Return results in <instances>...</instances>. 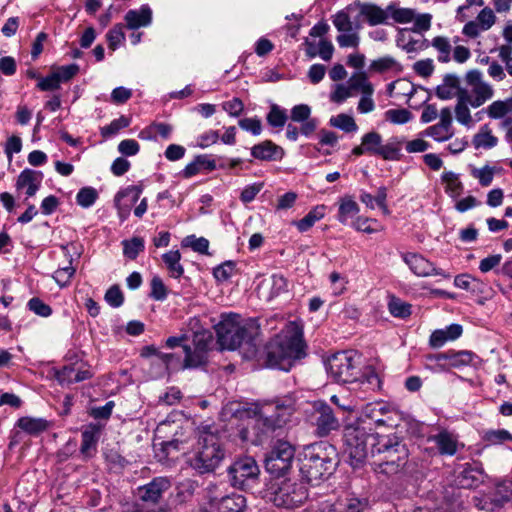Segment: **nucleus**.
I'll use <instances>...</instances> for the list:
<instances>
[{"label": "nucleus", "mask_w": 512, "mask_h": 512, "mask_svg": "<svg viewBox=\"0 0 512 512\" xmlns=\"http://www.w3.org/2000/svg\"><path fill=\"white\" fill-rule=\"evenodd\" d=\"M303 329L296 322L286 327L268 344L266 364L270 368L289 371L295 361L306 356Z\"/></svg>", "instance_id": "f257e3e1"}, {"label": "nucleus", "mask_w": 512, "mask_h": 512, "mask_svg": "<svg viewBox=\"0 0 512 512\" xmlns=\"http://www.w3.org/2000/svg\"><path fill=\"white\" fill-rule=\"evenodd\" d=\"M381 437L364 419L347 425L344 429L345 454L353 468H361L371 456L375 458Z\"/></svg>", "instance_id": "f03ea898"}, {"label": "nucleus", "mask_w": 512, "mask_h": 512, "mask_svg": "<svg viewBox=\"0 0 512 512\" xmlns=\"http://www.w3.org/2000/svg\"><path fill=\"white\" fill-rule=\"evenodd\" d=\"M338 464L335 447L321 441L307 446L300 463V472L309 483L328 478Z\"/></svg>", "instance_id": "7ed1b4c3"}, {"label": "nucleus", "mask_w": 512, "mask_h": 512, "mask_svg": "<svg viewBox=\"0 0 512 512\" xmlns=\"http://www.w3.org/2000/svg\"><path fill=\"white\" fill-rule=\"evenodd\" d=\"M258 330L253 320H244L240 315L232 313L222 315L221 321L215 325L220 346L228 350H235L242 345L254 348L253 340Z\"/></svg>", "instance_id": "20e7f679"}, {"label": "nucleus", "mask_w": 512, "mask_h": 512, "mask_svg": "<svg viewBox=\"0 0 512 512\" xmlns=\"http://www.w3.org/2000/svg\"><path fill=\"white\" fill-rule=\"evenodd\" d=\"M375 459L371 466L376 473L393 476L404 471L409 450L397 436H384L378 443Z\"/></svg>", "instance_id": "39448f33"}, {"label": "nucleus", "mask_w": 512, "mask_h": 512, "mask_svg": "<svg viewBox=\"0 0 512 512\" xmlns=\"http://www.w3.org/2000/svg\"><path fill=\"white\" fill-rule=\"evenodd\" d=\"M224 457L225 450L219 435L209 429L201 431L190 460L191 467L200 474L210 473L220 465Z\"/></svg>", "instance_id": "423d86ee"}, {"label": "nucleus", "mask_w": 512, "mask_h": 512, "mask_svg": "<svg viewBox=\"0 0 512 512\" xmlns=\"http://www.w3.org/2000/svg\"><path fill=\"white\" fill-rule=\"evenodd\" d=\"M266 498L277 507L291 509L300 506L308 498V492L301 483L277 479L269 485Z\"/></svg>", "instance_id": "0eeeda50"}, {"label": "nucleus", "mask_w": 512, "mask_h": 512, "mask_svg": "<svg viewBox=\"0 0 512 512\" xmlns=\"http://www.w3.org/2000/svg\"><path fill=\"white\" fill-rule=\"evenodd\" d=\"M330 377L338 383H352L358 379L360 369L358 357L353 351H340L327 361Z\"/></svg>", "instance_id": "6e6552de"}, {"label": "nucleus", "mask_w": 512, "mask_h": 512, "mask_svg": "<svg viewBox=\"0 0 512 512\" xmlns=\"http://www.w3.org/2000/svg\"><path fill=\"white\" fill-rule=\"evenodd\" d=\"M295 455V448L288 441L277 440L267 453L265 468L276 478L290 470Z\"/></svg>", "instance_id": "1a4fd4ad"}, {"label": "nucleus", "mask_w": 512, "mask_h": 512, "mask_svg": "<svg viewBox=\"0 0 512 512\" xmlns=\"http://www.w3.org/2000/svg\"><path fill=\"white\" fill-rule=\"evenodd\" d=\"M361 419L371 423V426L394 428L399 425L401 414L395 406L379 401L366 404Z\"/></svg>", "instance_id": "9d476101"}, {"label": "nucleus", "mask_w": 512, "mask_h": 512, "mask_svg": "<svg viewBox=\"0 0 512 512\" xmlns=\"http://www.w3.org/2000/svg\"><path fill=\"white\" fill-rule=\"evenodd\" d=\"M259 473V467L252 457L237 459L228 469L232 486L240 489H245L255 483Z\"/></svg>", "instance_id": "9b49d317"}, {"label": "nucleus", "mask_w": 512, "mask_h": 512, "mask_svg": "<svg viewBox=\"0 0 512 512\" xmlns=\"http://www.w3.org/2000/svg\"><path fill=\"white\" fill-rule=\"evenodd\" d=\"M310 422L320 437H325L340 427V422L333 409L323 401L314 402Z\"/></svg>", "instance_id": "f8f14e48"}, {"label": "nucleus", "mask_w": 512, "mask_h": 512, "mask_svg": "<svg viewBox=\"0 0 512 512\" xmlns=\"http://www.w3.org/2000/svg\"><path fill=\"white\" fill-rule=\"evenodd\" d=\"M454 134L452 111L449 107H444L439 112V122L421 131L419 136L431 137L434 141L442 143L450 140Z\"/></svg>", "instance_id": "ddd939ff"}, {"label": "nucleus", "mask_w": 512, "mask_h": 512, "mask_svg": "<svg viewBox=\"0 0 512 512\" xmlns=\"http://www.w3.org/2000/svg\"><path fill=\"white\" fill-rule=\"evenodd\" d=\"M403 261L409 266L410 270L419 277H428L431 275L450 277L444 270L438 269L429 260L418 253L402 254Z\"/></svg>", "instance_id": "4468645a"}, {"label": "nucleus", "mask_w": 512, "mask_h": 512, "mask_svg": "<svg viewBox=\"0 0 512 512\" xmlns=\"http://www.w3.org/2000/svg\"><path fill=\"white\" fill-rule=\"evenodd\" d=\"M365 503L358 498H345L332 501L326 499L312 506L314 512H363Z\"/></svg>", "instance_id": "2eb2a0df"}, {"label": "nucleus", "mask_w": 512, "mask_h": 512, "mask_svg": "<svg viewBox=\"0 0 512 512\" xmlns=\"http://www.w3.org/2000/svg\"><path fill=\"white\" fill-rule=\"evenodd\" d=\"M171 488V481L167 477H156L148 484L138 488L139 498L144 502L157 503L164 492Z\"/></svg>", "instance_id": "dca6fc26"}, {"label": "nucleus", "mask_w": 512, "mask_h": 512, "mask_svg": "<svg viewBox=\"0 0 512 512\" xmlns=\"http://www.w3.org/2000/svg\"><path fill=\"white\" fill-rule=\"evenodd\" d=\"M141 193V188L130 186L116 194L115 203L118 209V215L122 221L127 219L130 214L131 204L138 201Z\"/></svg>", "instance_id": "f3484780"}, {"label": "nucleus", "mask_w": 512, "mask_h": 512, "mask_svg": "<svg viewBox=\"0 0 512 512\" xmlns=\"http://www.w3.org/2000/svg\"><path fill=\"white\" fill-rule=\"evenodd\" d=\"M153 19L152 9L148 4H143L139 9H131L124 16L126 26L130 30L151 25Z\"/></svg>", "instance_id": "a211bd4d"}, {"label": "nucleus", "mask_w": 512, "mask_h": 512, "mask_svg": "<svg viewBox=\"0 0 512 512\" xmlns=\"http://www.w3.org/2000/svg\"><path fill=\"white\" fill-rule=\"evenodd\" d=\"M354 6L359 8V15L362 16L370 26L385 24L389 14L387 8L384 10L381 7L371 3H355Z\"/></svg>", "instance_id": "6ab92c4d"}, {"label": "nucleus", "mask_w": 512, "mask_h": 512, "mask_svg": "<svg viewBox=\"0 0 512 512\" xmlns=\"http://www.w3.org/2000/svg\"><path fill=\"white\" fill-rule=\"evenodd\" d=\"M183 351L185 354L184 366L198 367L206 361L207 342L204 341L203 337L196 336L194 350L190 346L184 345Z\"/></svg>", "instance_id": "aec40b11"}, {"label": "nucleus", "mask_w": 512, "mask_h": 512, "mask_svg": "<svg viewBox=\"0 0 512 512\" xmlns=\"http://www.w3.org/2000/svg\"><path fill=\"white\" fill-rule=\"evenodd\" d=\"M467 91L460 87V79L455 74H446L441 84L435 89L436 96L441 100H449L453 97L458 99L459 94Z\"/></svg>", "instance_id": "412c9836"}, {"label": "nucleus", "mask_w": 512, "mask_h": 512, "mask_svg": "<svg viewBox=\"0 0 512 512\" xmlns=\"http://www.w3.org/2000/svg\"><path fill=\"white\" fill-rule=\"evenodd\" d=\"M43 180V173L40 171L25 169L18 176L16 187L26 189V195L32 197L36 194Z\"/></svg>", "instance_id": "4be33fe9"}, {"label": "nucleus", "mask_w": 512, "mask_h": 512, "mask_svg": "<svg viewBox=\"0 0 512 512\" xmlns=\"http://www.w3.org/2000/svg\"><path fill=\"white\" fill-rule=\"evenodd\" d=\"M463 329L459 324H451L444 329H437L432 332L429 338V345L432 348H441L448 341H454L462 335Z\"/></svg>", "instance_id": "5701e85b"}, {"label": "nucleus", "mask_w": 512, "mask_h": 512, "mask_svg": "<svg viewBox=\"0 0 512 512\" xmlns=\"http://www.w3.org/2000/svg\"><path fill=\"white\" fill-rule=\"evenodd\" d=\"M283 154V149L269 140L254 145L251 148V155L262 161L280 160Z\"/></svg>", "instance_id": "b1692460"}, {"label": "nucleus", "mask_w": 512, "mask_h": 512, "mask_svg": "<svg viewBox=\"0 0 512 512\" xmlns=\"http://www.w3.org/2000/svg\"><path fill=\"white\" fill-rule=\"evenodd\" d=\"M382 142V136L378 132H368L362 136L361 144L352 149V154L355 156H361L363 154L377 156Z\"/></svg>", "instance_id": "393cba45"}, {"label": "nucleus", "mask_w": 512, "mask_h": 512, "mask_svg": "<svg viewBox=\"0 0 512 512\" xmlns=\"http://www.w3.org/2000/svg\"><path fill=\"white\" fill-rule=\"evenodd\" d=\"M212 507H215L218 512H245L246 498L241 494H231L222 497L219 500H212Z\"/></svg>", "instance_id": "a878e982"}, {"label": "nucleus", "mask_w": 512, "mask_h": 512, "mask_svg": "<svg viewBox=\"0 0 512 512\" xmlns=\"http://www.w3.org/2000/svg\"><path fill=\"white\" fill-rule=\"evenodd\" d=\"M471 95L468 91H463L459 94L455 105V118L463 126L468 128L472 127L474 121L471 116L469 106H471Z\"/></svg>", "instance_id": "bb28decb"}, {"label": "nucleus", "mask_w": 512, "mask_h": 512, "mask_svg": "<svg viewBox=\"0 0 512 512\" xmlns=\"http://www.w3.org/2000/svg\"><path fill=\"white\" fill-rule=\"evenodd\" d=\"M261 425H263V422L259 418L249 420L247 425L239 432L242 441L253 445L262 444L265 433L263 430H260Z\"/></svg>", "instance_id": "cd10ccee"}, {"label": "nucleus", "mask_w": 512, "mask_h": 512, "mask_svg": "<svg viewBox=\"0 0 512 512\" xmlns=\"http://www.w3.org/2000/svg\"><path fill=\"white\" fill-rule=\"evenodd\" d=\"M433 441L442 455H454L457 451V442L455 438L447 431L433 435L429 438Z\"/></svg>", "instance_id": "c85d7f7f"}, {"label": "nucleus", "mask_w": 512, "mask_h": 512, "mask_svg": "<svg viewBox=\"0 0 512 512\" xmlns=\"http://www.w3.org/2000/svg\"><path fill=\"white\" fill-rule=\"evenodd\" d=\"M472 143L475 149H491L497 146L498 138L492 134L490 126L488 124H484L473 136Z\"/></svg>", "instance_id": "c756f323"}, {"label": "nucleus", "mask_w": 512, "mask_h": 512, "mask_svg": "<svg viewBox=\"0 0 512 512\" xmlns=\"http://www.w3.org/2000/svg\"><path fill=\"white\" fill-rule=\"evenodd\" d=\"M441 182L445 186V192L453 199L458 198L464 189L459 175L453 171H444L441 174Z\"/></svg>", "instance_id": "7c9ffc66"}, {"label": "nucleus", "mask_w": 512, "mask_h": 512, "mask_svg": "<svg viewBox=\"0 0 512 512\" xmlns=\"http://www.w3.org/2000/svg\"><path fill=\"white\" fill-rule=\"evenodd\" d=\"M490 505L496 508L512 502V483H503L496 486L494 492L489 496Z\"/></svg>", "instance_id": "2f4dec72"}, {"label": "nucleus", "mask_w": 512, "mask_h": 512, "mask_svg": "<svg viewBox=\"0 0 512 512\" xmlns=\"http://www.w3.org/2000/svg\"><path fill=\"white\" fill-rule=\"evenodd\" d=\"M170 277L178 279L184 273V268L180 263L181 254L178 250H171L162 256Z\"/></svg>", "instance_id": "473e14b6"}, {"label": "nucleus", "mask_w": 512, "mask_h": 512, "mask_svg": "<svg viewBox=\"0 0 512 512\" xmlns=\"http://www.w3.org/2000/svg\"><path fill=\"white\" fill-rule=\"evenodd\" d=\"M325 215V206L318 205L308 212L301 220L294 221L293 224L300 232L308 231L317 221Z\"/></svg>", "instance_id": "72a5a7b5"}, {"label": "nucleus", "mask_w": 512, "mask_h": 512, "mask_svg": "<svg viewBox=\"0 0 512 512\" xmlns=\"http://www.w3.org/2000/svg\"><path fill=\"white\" fill-rule=\"evenodd\" d=\"M98 439L99 436L96 430L90 429L82 432L80 453L84 458H91L95 454L97 450Z\"/></svg>", "instance_id": "f704fd0d"}, {"label": "nucleus", "mask_w": 512, "mask_h": 512, "mask_svg": "<svg viewBox=\"0 0 512 512\" xmlns=\"http://www.w3.org/2000/svg\"><path fill=\"white\" fill-rule=\"evenodd\" d=\"M172 132V126L162 122H154L140 132V138L156 140L157 135L168 139Z\"/></svg>", "instance_id": "c9c22d12"}, {"label": "nucleus", "mask_w": 512, "mask_h": 512, "mask_svg": "<svg viewBox=\"0 0 512 512\" xmlns=\"http://www.w3.org/2000/svg\"><path fill=\"white\" fill-rule=\"evenodd\" d=\"M359 213L358 204L350 196H344L340 200L338 209V220L342 224H346L349 219L355 217Z\"/></svg>", "instance_id": "e433bc0d"}, {"label": "nucleus", "mask_w": 512, "mask_h": 512, "mask_svg": "<svg viewBox=\"0 0 512 512\" xmlns=\"http://www.w3.org/2000/svg\"><path fill=\"white\" fill-rule=\"evenodd\" d=\"M17 426L28 434L36 435L47 429L48 422L42 418L21 417Z\"/></svg>", "instance_id": "4c0bfd02"}, {"label": "nucleus", "mask_w": 512, "mask_h": 512, "mask_svg": "<svg viewBox=\"0 0 512 512\" xmlns=\"http://www.w3.org/2000/svg\"><path fill=\"white\" fill-rule=\"evenodd\" d=\"M512 110V97L505 100H496L487 106L484 111L491 119H500ZM483 112V110L481 111Z\"/></svg>", "instance_id": "58836bf2"}, {"label": "nucleus", "mask_w": 512, "mask_h": 512, "mask_svg": "<svg viewBox=\"0 0 512 512\" xmlns=\"http://www.w3.org/2000/svg\"><path fill=\"white\" fill-rule=\"evenodd\" d=\"M472 93L474 96H471V107L478 108L493 97L494 90L491 85L484 82L472 88Z\"/></svg>", "instance_id": "ea45409f"}, {"label": "nucleus", "mask_w": 512, "mask_h": 512, "mask_svg": "<svg viewBox=\"0 0 512 512\" xmlns=\"http://www.w3.org/2000/svg\"><path fill=\"white\" fill-rule=\"evenodd\" d=\"M476 355L468 350L453 351L450 350V357L448 362V370L452 368H462L472 364Z\"/></svg>", "instance_id": "a19ab883"}, {"label": "nucleus", "mask_w": 512, "mask_h": 512, "mask_svg": "<svg viewBox=\"0 0 512 512\" xmlns=\"http://www.w3.org/2000/svg\"><path fill=\"white\" fill-rule=\"evenodd\" d=\"M480 476V470L468 466L460 472L457 481L462 488H472L481 482Z\"/></svg>", "instance_id": "79ce46f5"}, {"label": "nucleus", "mask_w": 512, "mask_h": 512, "mask_svg": "<svg viewBox=\"0 0 512 512\" xmlns=\"http://www.w3.org/2000/svg\"><path fill=\"white\" fill-rule=\"evenodd\" d=\"M353 9V6L350 5L343 10L338 11L332 19L333 25L338 30V32H350L355 30L351 17L349 15V11Z\"/></svg>", "instance_id": "37998d69"}, {"label": "nucleus", "mask_w": 512, "mask_h": 512, "mask_svg": "<svg viewBox=\"0 0 512 512\" xmlns=\"http://www.w3.org/2000/svg\"><path fill=\"white\" fill-rule=\"evenodd\" d=\"M123 254L128 259L134 260L145 248L144 240L141 237H133L130 240H123Z\"/></svg>", "instance_id": "c03bdc74"}, {"label": "nucleus", "mask_w": 512, "mask_h": 512, "mask_svg": "<svg viewBox=\"0 0 512 512\" xmlns=\"http://www.w3.org/2000/svg\"><path fill=\"white\" fill-rule=\"evenodd\" d=\"M432 46L438 51L439 55L437 57L439 62L447 63L450 61V54L452 50V46L448 40V38L443 36H437L432 39Z\"/></svg>", "instance_id": "a18cd8bd"}, {"label": "nucleus", "mask_w": 512, "mask_h": 512, "mask_svg": "<svg viewBox=\"0 0 512 512\" xmlns=\"http://www.w3.org/2000/svg\"><path fill=\"white\" fill-rule=\"evenodd\" d=\"M329 124L347 133L356 132L358 129V126L355 123L353 117L344 113L331 117L329 120Z\"/></svg>", "instance_id": "49530a36"}, {"label": "nucleus", "mask_w": 512, "mask_h": 512, "mask_svg": "<svg viewBox=\"0 0 512 512\" xmlns=\"http://www.w3.org/2000/svg\"><path fill=\"white\" fill-rule=\"evenodd\" d=\"M389 17L397 23H409L415 18V10L411 8H395L392 5L387 7Z\"/></svg>", "instance_id": "de8ad7c7"}, {"label": "nucleus", "mask_w": 512, "mask_h": 512, "mask_svg": "<svg viewBox=\"0 0 512 512\" xmlns=\"http://www.w3.org/2000/svg\"><path fill=\"white\" fill-rule=\"evenodd\" d=\"M349 87L351 90H360L365 95H372L374 92L373 86L364 73L353 75L349 80Z\"/></svg>", "instance_id": "09e8293b"}, {"label": "nucleus", "mask_w": 512, "mask_h": 512, "mask_svg": "<svg viewBox=\"0 0 512 512\" xmlns=\"http://www.w3.org/2000/svg\"><path fill=\"white\" fill-rule=\"evenodd\" d=\"M52 72L55 74L59 83L68 82L74 78L79 72V65L72 63L64 66L52 67Z\"/></svg>", "instance_id": "8fccbe9b"}, {"label": "nucleus", "mask_w": 512, "mask_h": 512, "mask_svg": "<svg viewBox=\"0 0 512 512\" xmlns=\"http://www.w3.org/2000/svg\"><path fill=\"white\" fill-rule=\"evenodd\" d=\"M388 309L394 317L398 318H407L411 314V305L396 297L390 299Z\"/></svg>", "instance_id": "3c124183"}, {"label": "nucleus", "mask_w": 512, "mask_h": 512, "mask_svg": "<svg viewBox=\"0 0 512 512\" xmlns=\"http://www.w3.org/2000/svg\"><path fill=\"white\" fill-rule=\"evenodd\" d=\"M359 26H355V30L350 32H342L336 37V41L341 48H357L360 43V36L358 34Z\"/></svg>", "instance_id": "603ef678"}, {"label": "nucleus", "mask_w": 512, "mask_h": 512, "mask_svg": "<svg viewBox=\"0 0 512 512\" xmlns=\"http://www.w3.org/2000/svg\"><path fill=\"white\" fill-rule=\"evenodd\" d=\"M98 198V193L93 187H84L76 195L77 204L83 208L92 206Z\"/></svg>", "instance_id": "864d4df0"}, {"label": "nucleus", "mask_w": 512, "mask_h": 512, "mask_svg": "<svg viewBox=\"0 0 512 512\" xmlns=\"http://www.w3.org/2000/svg\"><path fill=\"white\" fill-rule=\"evenodd\" d=\"M385 119L393 124H405L412 119V113L405 109H389L385 112Z\"/></svg>", "instance_id": "5fc2aeb1"}, {"label": "nucleus", "mask_w": 512, "mask_h": 512, "mask_svg": "<svg viewBox=\"0 0 512 512\" xmlns=\"http://www.w3.org/2000/svg\"><path fill=\"white\" fill-rule=\"evenodd\" d=\"M75 271L76 269L72 266V259H70L69 265L57 269L53 274V278L60 287H65L70 283Z\"/></svg>", "instance_id": "6e6d98bb"}, {"label": "nucleus", "mask_w": 512, "mask_h": 512, "mask_svg": "<svg viewBox=\"0 0 512 512\" xmlns=\"http://www.w3.org/2000/svg\"><path fill=\"white\" fill-rule=\"evenodd\" d=\"M130 125V119L125 116H120L114 119L109 125L101 128V135L103 137H110L117 134L121 129Z\"/></svg>", "instance_id": "4d7b16f0"}, {"label": "nucleus", "mask_w": 512, "mask_h": 512, "mask_svg": "<svg viewBox=\"0 0 512 512\" xmlns=\"http://www.w3.org/2000/svg\"><path fill=\"white\" fill-rule=\"evenodd\" d=\"M108 41V47L111 50H116L117 47L125 40V34L123 31L122 24H116L113 26L106 35Z\"/></svg>", "instance_id": "13d9d810"}, {"label": "nucleus", "mask_w": 512, "mask_h": 512, "mask_svg": "<svg viewBox=\"0 0 512 512\" xmlns=\"http://www.w3.org/2000/svg\"><path fill=\"white\" fill-rule=\"evenodd\" d=\"M484 440L491 445H497L511 441L512 435L505 429L489 430L485 433Z\"/></svg>", "instance_id": "bf43d9fd"}, {"label": "nucleus", "mask_w": 512, "mask_h": 512, "mask_svg": "<svg viewBox=\"0 0 512 512\" xmlns=\"http://www.w3.org/2000/svg\"><path fill=\"white\" fill-rule=\"evenodd\" d=\"M150 297L157 301H163L167 297V288L159 276H154L150 282Z\"/></svg>", "instance_id": "052dcab7"}, {"label": "nucleus", "mask_w": 512, "mask_h": 512, "mask_svg": "<svg viewBox=\"0 0 512 512\" xmlns=\"http://www.w3.org/2000/svg\"><path fill=\"white\" fill-rule=\"evenodd\" d=\"M471 174L474 178L478 179L479 183L483 187H487L493 181L494 169L492 167L486 165L479 169H477V168L473 169Z\"/></svg>", "instance_id": "680f3d73"}, {"label": "nucleus", "mask_w": 512, "mask_h": 512, "mask_svg": "<svg viewBox=\"0 0 512 512\" xmlns=\"http://www.w3.org/2000/svg\"><path fill=\"white\" fill-rule=\"evenodd\" d=\"M235 270V263L233 261H226L213 270V275L218 281H227L232 277Z\"/></svg>", "instance_id": "e2e57ef3"}, {"label": "nucleus", "mask_w": 512, "mask_h": 512, "mask_svg": "<svg viewBox=\"0 0 512 512\" xmlns=\"http://www.w3.org/2000/svg\"><path fill=\"white\" fill-rule=\"evenodd\" d=\"M481 26L482 31L489 30L495 23L496 17L491 8H483L475 20Z\"/></svg>", "instance_id": "0e129e2a"}, {"label": "nucleus", "mask_w": 512, "mask_h": 512, "mask_svg": "<svg viewBox=\"0 0 512 512\" xmlns=\"http://www.w3.org/2000/svg\"><path fill=\"white\" fill-rule=\"evenodd\" d=\"M286 120L287 114L285 110H282L278 106L273 105L270 112L267 115L268 123L273 127H282L285 125Z\"/></svg>", "instance_id": "69168bd1"}, {"label": "nucleus", "mask_w": 512, "mask_h": 512, "mask_svg": "<svg viewBox=\"0 0 512 512\" xmlns=\"http://www.w3.org/2000/svg\"><path fill=\"white\" fill-rule=\"evenodd\" d=\"M27 305L32 312L41 317H48L52 314L51 307L37 297L31 298Z\"/></svg>", "instance_id": "338daca9"}, {"label": "nucleus", "mask_w": 512, "mask_h": 512, "mask_svg": "<svg viewBox=\"0 0 512 512\" xmlns=\"http://www.w3.org/2000/svg\"><path fill=\"white\" fill-rule=\"evenodd\" d=\"M377 156L383 158L384 160H399L400 148L398 145L392 142L387 144L382 143Z\"/></svg>", "instance_id": "774afa93"}]
</instances>
